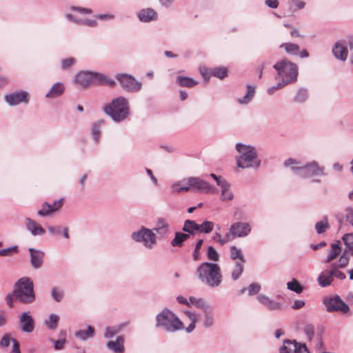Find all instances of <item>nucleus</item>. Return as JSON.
<instances>
[{"label": "nucleus", "instance_id": "1", "mask_svg": "<svg viewBox=\"0 0 353 353\" xmlns=\"http://www.w3.org/2000/svg\"><path fill=\"white\" fill-rule=\"evenodd\" d=\"M283 165L285 168H290L296 176L302 179H310L326 175L325 168L320 166L318 162L315 161L303 163L294 159L289 158L283 162Z\"/></svg>", "mask_w": 353, "mask_h": 353}, {"label": "nucleus", "instance_id": "2", "mask_svg": "<svg viewBox=\"0 0 353 353\" xmlns=\"http://www.w3.org/2000/svg\"><path fill=\"white\" fill-rule=\"evenodd\" d=\"M195 274L203 283L211 288H216L222 282L221 268L217 263L203 262L196 268Z\"/></svg>", "mask_w": 353, "mask_h": 353}, {"label": "nucleus", "instance_id": "3", "mask_svg": "<svg viewBox=\"0 0 353 353\" xmlns=\"http://www.w3.org/2000/svg\"><path fill=\"white\" fill-rule=\"evenodd\" d=\"M239 155L236 156V166L241 169H257L261 163L256 149L250 145L238 143L235 145Z\"/></svg>", "mask_w": 353, "mask_h": 353}, {"label": "nucleus", "instance_id": "4", "mask_svg": "<svg viewBox=\"0 0 353 353\" xmlns=\"http://www.w3.org/2000/svg\"><path fill=\"white\" fill-rule=\"evenodd\" d=\"M103 110L115 123L125 121L130 114L129 101L124 97L112 99L110 103L103 107Z\"/></svg>", "mask_w": 353, "mask_h": 353}, {"label": "nucleus", "instance_id": "5", "mask_svg": "<svg viewBox=\"0 0 353 353\" xmlns=\"http://www.w3.org/2000/svg\"><path fill=\"white\" fill-rule=\"evenodd\" d=\"M155 321L156 327L168 332H175L183 328V322L172 311L166 307L157 314Z\"/></svg>", "mask_w": 353, "mask_h": 353}, {"label": "nucleus", "instance_id": "6", "mask_svg": "<svg viewBox=\"0 0 353 353\" xmlns=\"http://www.w3.org/2000/svg\"><path fill=\"white\" fill-rule=\"evenodd\" d=\"M74 82L84 88L92 84L112 86L115 83L114 80L102 73L85 70L80 71L75 75Z\"/></svg>", "mask_w": 353, "mask_h": 353}, {"label": "nucleus", "instance_id": "7", "mask_svg": "<svg viewBox=\"0 0 353 353\" xmlns=\"http://www.w3.org/2000/svg\"><path fill=\"white\" fill-rule=\"evenodd\" d=\"M14 299L23 304H31L36 299L34 284L28 277L20 279L14 285L13 290Z\"/></svg>", "mask_w": 353, "mask_h": 353}, {"label": "nucleus", "instance_id": "8", "mask_svg": "<svg viewBox=\"0 0 353 353\" xmlns=\"http://www.w3.org/2000/svg\"><path fill=\"white\" fill-rule=\"evenodd\" d=\"M273 68L277 72L276 78L285 85H288L296 81L299 71L296 63L285 59L276 62Z\"/></svg>", "mask_w": 353, "mask_h": 353}, {"label": "nucleus", "instance_id": "9", "mask_svg": "<svg viewBox=\"0 0 353 353\" xmlns=\"http://www.w3.org/2000/svg\"><path fill=\"white\" fill-rule=\"evenodd\" d=\"M131 239L136 243H142L147 249H152L157 244V235L153 230L141 226L131 234Z\"/></svg>", "mask_w": 353, "mask_h": 353}, {"label": "nucleus", "instance_id": "10", "mask_svg": "<svg viewBox=\"0 0 353 353\" xmlns=\"http://www.w3.org/2000/svg\"><path fill=\"white\" fill-rule=\"evenodd\" d=\"M252 232V225L249 222L236 221L232 223L226 233L228 238L241 239L248 236Z\"/></svg>", "mask_w": 353, "mask_h": 353}, {"label": "nucleus", "instance_id": "11", "mask_svg": "<svg viewBox=\"0 0 353 353\" xmlns=\"http://www.w3.org/2000/svg\"><path fill=\"white\" fill-rule=\"evenodd\" d=\"M121 86L127 92H137L142 88V83L137 81L132 75L119 73L115 76Z\"/></svg>", "mask_w": 353, "mask_h": 353}, {"label": "nucleus", "instance_id": "12", "mask_svg": "<svg viewBox=\"0 0 353 353\" xmlns=\"http://www.w3.org/2000/svg\"><path fill=\"white\" fill-rule=\"evenodd\" d=\"M323 304L328 312H341L343 314H347L350 311L349 305L338 295L325 298L323 300Z\"/></svg>", "mask_w": 353, "mask_h": 353}, {"label": "nucleus", "instance_id": "13", "mask_svg": "<svg viewBox=\"0 0 353 353\" xmlns=\"http://www.w3.org/2000/svg\"><path fill=\"white\" fill-rule=\"evenodd\" d=\"M4 100L10 106H17L21 103L28 104L30 94L27 91L21 90L6 94Z\"/></svg>", "mask_w": 353, "mask_h": 353}, {"label": "nucleus", "instance_id": "14", "mask_svg": "<svg viewBox=\"0 0 353 353\" xmlns=\"http://www.w3.org/2000/svg\"><path fill=\"white\" fill-rule=\"evenodd\" d=\"M189 185L194 191L204 192L205 194H214L216 188L200 177H189Z\"/></svg>", "mask_w": 353, "mask_h": 353}, {"label": "nucleus", "instance_id": "15", "mask_svg": "<svg viewBox=\"0 0 353 353\" xmlns=\"http://www.w3.org/2000/svg\"><path fill=\"white\" fill-rule=\"evenodd\" d=\"M350 262V257H346L345 255H341L337 261L333 262L330 264L333 278H336L339 280H344L346 278L345 274L340 270L346 268Z\"/></svg>", "mask_w": 353, "mask_h": 353}, {"label": "nucleus", "instance_id": "16", "mask_svg": "<svg viewBox=\"0 0 353 353\" xmlns=\"http://www.w3.org/2000/svg\"><path fill=\"white\" fill-rule=\"evenodd\" d=\"M257 301L268 310L277 311L283 310V304L279 301H274L269 296L259 294L256 296Z\"/></svg>", "mask_w": 353, "mask_h": 353}, {"label": "nucleus", "instance_id": "17", "mask_svg": "<svg viewBox=\"0 0 353 353\" xmlns=\"http://www.w3.org/2000/svg\"><path fill=\"white\" fill-rule=\"evenodd\" d=\"M65 16L68 21L78 26H87L89 28H97L99 26L97 19H96L94 17V18L81 19L70 13H67Z\"/></svg>", "mask_w": 353, "mask_h": 353}, {"label": "nucleus", "instance_id": "18", "mask_svg": "<svg viewBox=\"0 0 353 353\" xmlns=\"http://www.w3.org/2000/svg\"><path fill=\"white\" fill-rule=\"evenodd\" d=\"M332 51L334 57L336 59L341 61H346L348 54V50L345 41L339 40L336 41L333 46Z\"/></svg>", "mask_w": 353, "mask_h": 353}, {"label": "nucleus", "instance_id": "19", "mask_svg": "<svg viewBox=\"0 0 353 353\" xmlns=\"http://www.w3.org/2000/svg\"><path fill=\"white\" fill-rule=\"evenodd\" d=\"M19 325L23 332L30 333L34 329V322L30 312H23L19 317Z\"/></svg>", "mask_w": 353, "mask_h": 353}, {"label": "nucleus", "instance_id": "20", "mask_svg": "<svg viewBox=\"0 0 353 353\" xmlns=\"http://www.w3.org/2000/svg\"><path fill=\"white\" fill-rule=\"evenodd\" d=\"M152 230L155 231L159 238L161 239L168 237L171 233L170 224L165 219L163 218L157 219V225Z\"/></svg>", "mask_w": 353, "mask_h": 353}, {"label": "nucleus", "instance_id": "21", "mask_svg": "<svg viewBox=\"0 0 353 353\" xmlns=\"http://www.w3.org/2000/svg\"><path fill=\"white\" fill-rule=\"evenodd\" d=\"M334 281L332 268L330 265L328 268L323 270L317 278L319 285L322 288L330 286Z\"/></svg>", "mask_w": 353, "mask_h": 353}, {"label": "nucleus", "instance_id": "22", "mask_svg": "<svg viewBox=\"0 0 353 353\" xmlns=\"http://www.w3.org/2000/svg\"><path fill=\"white\" fill-rule=\"evenodd\" d=\"M25 225L28 231L33 236H42L45 234V230L33 219L26 217Z\"/></svg>", "mask_w": 353, "mask_h": 353}, {"label": "nucleus", "instance_id": "23", "mask_svg": "<svg viewBox=\"0 0 353 353\" xmlns=\"http://www.w3.org/2000/svg\"><path fill=\"white\" fill-rule=\"evenodd\" d=\"M124 337L120 335L117 336L115 341H108L106 343V347L114 353H124Z\"/></svg>", "mask_w": 353, "mask_h": 353}, {"label": "nucleus", "instance_id": "24", "mask_svg": "<svg viewBox=\"0 0 353 353\" xmlns=\"http://www.w3.org/2000/svg\"><path fill=\"white\" fill-rule=\"evenodd\" d=\"M140 21L149 23L157 19V13L152 8H144L139 11L137 14Z\"/></svg>", "mask_w": 353, "mask_h": 353}, {"label": "nucleus", "instance_id": "25", "mask_svg": "<svg viewBox=\"0 0 353 353\" xmlns=\"http://www.w3.org/2000/svg\"><path fill=\"white\" fill-rule=\"evenodd\" d=\"M28 250L30 254V262L32 266L35 269L39 268L43 263L44 252L34 248H29Z\"/></svg>", "mask_w": 353, "mask_h": 353}, {"label": "nucleus", "instance_id": "26", "mask_svg": "<svg viewBox=\"0 0 353 353\" xmlns=\"http://www.w3.org/2000/svg\"><path fill=\"white\" fill-rule=\"evenodd\" d=\"M65 87L61 82H57L54 83L48 92L46 94V97L48 99H55L61 97L65 92Z\"/></svg>", "mask_w": 353, "mask_h": 353}, {"label": "nucleus", "instance_id": "27", "mask_svg": "<svg viewBox=\"0 0 353 353\" xmlns=\"http://www.w3.org/2000/svg\"><path fill=\"white\" fill-rule=\"evenodd\" d=\"M342 241L345 248L341 255H345L346 257L353 256V232L345 234L342 236Z\"/></svg>", "mask_w": 353, "mask_h": 353}, {"label": "nucleus", "instance_id": "28", "mask_svg": "<svg viewBox=\"0 0 353 353\" xmlns=\"http://www.w3.org/2000/svg\"><path fill=\"white\" fill-rule=\"evenodd\" d=\"M330 247L331 248L329 250L327 256L324 261L325 263H330V265L333 263L332 261L336 259L339 256H341V253L340 241H338L336 243H332Z\"/></svg>", "mask_w": 353, "mask_h": 353}, {"label": "nucleus", "instance_id": "29", "mask_svg": "<svg viewBox=\"0 0 353 353\" xmlns=\"http://www.w3.org/2000/svg\"><path fill=\"white\" fill-rule=\"evenodd\" d=\"M221 185V196L220 199L223 202H228L234 199V194L231 190V184L230 183H223Z\"/></svg>", "mask_w": 353, "mask_h": 353}, {"label": "nucleus", "instance_id": "30", "mask_svg": "<svg viewBox=\"0 0 353 353\" xmlns=\"http://www.w3.org/2000/svg\"><path fill=\"white\" fill-rule=\"evenodd\" d=\"M256 93V88L255 86L251 85H247V92L246 94L241 98H237L236 101L240 105H248L250 103L253 99Z\"/></svg>", "mask_w": 353, "mask_h": 353}, {"label": "nucleus", "instance_id": "31", "mask_svg": "<svg viewBox=\"0 0 353 353\" xmlns=\"http://www.w3.org/2000/svg\"><path fill=\"white\" fill-rule=\"evenodd\" d=\"M95 334L94 328L91 325H88L86 330H79L74 333V336L82 341L92 339Z\"/></svg>", "mask_w": 353, "mask_h": 353}, {"label": "nucleus", "instance_id": "32", "mask_svg": "<svg viewBox=\"0 0 353 353\" xmlns=\"http://www.w3.org/2000/svg\"><path fill=\"white\" fill-rule=\"evenodd\" d=\"M189 177L185 178L181 181L174 183L172 186V190L176 193H180L183 191L188 192L191 190V186L189 185Z\"/></svg>", "mask_w": 353, "mask_h": 353}, {"label": "nucleus", "instance_id": "33", "mask_svg": "<svg viewBox=\"0 0 353 353\" xmlns=\"http://www.w3.org/2000/svg\"><path fill=\"white\" fill-rule=\"evenodd\" d=\"M203 325L205 327H212L214 323V320L212 307L209 305L204 310H203Z\"/></svg>", "mask_w": 353, "mask_h": 353}, {"label": "nucleus", "instance_id": "34", "mask_svg": "<svg viewBox=\"0 0 353 353\" xmlns=\"http://www.w3.org/2000/svg\"><path fill=\"white\" fill-rule=\"evenodd\" d=\"M230 259L234 262H245L241 249L235 245L230 248Z\"/></svg>", "mask_w": 353, "mask_h": 353}, {"label": "nucleus", "instance_id": "35", "mask_svg": "<svg viewBox=\"0 0 353 353\" xmlns=\"http://www.w3.org/2000/svg\"><path fill=\"white\" fill-rule=\"evenodd\" d=\"M198 230L199 224L196 223L194 221L190 219L185 221L183 227L182 228V230L185 232H187L189 236L190 234H194L196 232H198Z\"/></svg>", "mask_w": 353, "mask_h": 353}, {"label": "nucleus", "instance_id": "36", "mask_svg": "<svg viewBox=\"0 0 353 353\" xmlns=\"http://www.w3.org/2000/svg\"><path fill=\"white\" fill-rule=\"evenodd\" d=\"M245 263V262H234L231 271V278L233 281H236L240 278L243 274Z\"/></svg>", "mask_w": 353, "mask_h": 353}, {"label": "nucleus", "instance_id": "37", "mask_svg": "<svg viewBox=\"0 0 353 353\" xmlns=\"http://www.w3.org/2000/svg\"><path fill=\"white\" fill-rule=\"evenodd\" d=\"M190 237L188 234L176 232L174 238L171 241V245L174 247H181L184 241Z\"/></svg>", "mask_w": 353, "mask_h": 353}, {"label": "nucleus", "instance_id": "38", "mask_svg": "<svg viewBox=\"0 0 353 353\" xmlns=\"http://www.w3.org/2000/svg\"><path fill=\"white\" fill-rule=\"evenodd\" d=\"M296 345L294 341L285 339L279 349V353H295L297 348Z\"/></svg>", "mask_w": 353, "mask_h": 353}, {"label": "nucleus", "instance_id": "39", "mask_svg": "<svg viewBox=\"0 0 353 353\" xmlns=\"http://www.w3.org/2000/svg\"><path fill=\"white\" fill-rule=\"evenodd\" d=\"M176 83L181 87L192 88L197 85L198 82L192 78L179 76L176 79Z\"/></svg>", "mask_w": 353, "mask_h": 353}, {"label": "nucleus", "instance_id": "40", "mask_svg": "<svg viewBox=\"0 0 353 353\" xmlns=\"http://www.w3.org/2000/svg\"><path fill=\"white\" fill-rule=\"evenodd\" d=\"M104 123L103 120L93 123L91 127V133L95 143H98L101 136V125Z\"/></svg>", "mask_w": 353, "mask_h": 353}, {"label": "nucleus", "instance_id": "41", "mask_svg": "<svg viewBox=\"0 0 353 353\" xmlns=\"http://www.w3.org/2000/svg\"><path fill=\"white\" fill-rule=\"evenodd\" d=\"M305 5V2L302 0H290L288 1L289 10L292 12L303 9Z\"/></svg>", "mask_w": 353, "mask_h": 353}, {"label": "nucleus", "instance_id": "42", "mask_svg": "<svg viewBox=\"0 0 353 353\" xmlns=\"http://www.w3.org/2000/svg\"><path fill=\"white\" fill-rule=\"evenodd\" d=\"M281 48H283L285 52L289 54L297 55L299 52V46L297 44L292 43H284L280 46Z\"/></svg>", "mask_w": 353, "mask_h": 353}, {"label": "nucleus", "instance_id": "43", "mask_svg": "<svg viewBox=\"0 0 353 353\" xmlns=\"http://www.w3.org/2000/svg\"><path fill=\"white\" fill-rule=\"evenodd\" d=\"M59 316L56 314H51L48 319L45 321V325L50 330H55L57 327Z\"/></svg>", "mask_w": 353, "mask_h": 353}, {"label": "nucleus", "instance_id": "44", "mask_svg": "<svg viewBox=\"0 0 353 353\" xmlns=\"http://www.w3.org/2000/svg\"><path fill=\"white\" fill-rule=\"evenodd\" d=\"M330 227L327 218L324 216L322 220L315 224V230L317 234H322Z\"/></svg>", "mask_w": 353, "mask_h": 353}, {"label": "nucleus", "instance_id": "45", "mask_svg": "<svg viewBox=\"0 0 353 353\" xmlns=\"http://www.w3.org/2000/svg\"><path fill=\"white\" fill-rule=\"evenodd\" d=\"M212 76L220 79H223L228 76L227 68L223 66L212 68Z\"/></svg>", "mask_w": 353, "mask_h": 353}, {"label": "nucleus", "instance_id": "46", "mask_svg": "<svg viewBox=\"0 0 353 353\" xmlns=\"http://www.w3.org/2000/svg\"><path fill=\"white\" fill-rule=\"evenodd\" d=\"M214 224L212 221H205L201 224H199L198 232L201 233L208 234L213 230Z\"/></svg>", "mask_w": 353, "mask_h": 353}, {"label": "nucleus", "instance_id": "47", "mask_svg": "<svg viewBox=\"0 0 353 353\" xmlns=\"http://www.w3.org/2000/svg\"><path fill=\"white\" fill-rule=\"evenodd\" d=\"M287 288L288 290L296 292V294H300L303 292V288L300 285L299 281L293 279L291 281L287 283Z\"/></svg>", "mask_w": 353, "mask_h": 353}, {"label": "nucleus", "instance_id": "48", "mask_svg": "<svg viewBox=\"0 0 353 353\" xmlns=\"http://www.w3.org/2000/svg\"><path fill=\"white\" fill-rule=\"evenodd\" d=\"M189 303H190V306H194L197 308L201 309L202 310L209 305L203 299H197L193 296L190 297Z\"/></svg>", "mask_w": 353, "mask_h": 353}, {"label": "nucleus", "instance_id": "49", "mask_svg": "<svg viewBox=\"0 0 353 353\" xmlns=\"http://www.w3.org/2000/svg\"><path fill=\"white\" fill-rule=\"evenodd\" d=\"M51 296L56 302H60L62 301L64 296V292L63 290L58 287H53L51 289Z\"/></svg>", "mask_w": 353, "mask_h": 353}, {"label": "nucleus", "instance_id": "50", "mask_svg": "<svg viewBox=\"0 0 353 353\" xmlns=\"http://www.w3.org/2000/svg\"><path fill=\"white\" fill-rule=\"evenodd\" d=\"M308 97L307 90L305 88H300L294 98V101L296 103H303Z\"/></svg>", "mask_w": 353, "mask_h": 353}, {"label": "nucleus", "instance_id": "51", "mask_svg": "<svg viewBox=\"0 0 353 353\" xmlns=\"http://www.w3.org/2000/svg\"><path fill=\"white\" fill-rule=\"evenodd\" d=\"M185 314L187 315V316L191 321V323H190V325L185 328L186 332L188 333H190L195 328V323L197 321V317L195 314L192 313L189 311H185Z\"/></svg>", "mask_w": 353, "mask_h": 353}, {"label": "nucleus", "instance_id": "52", "mask_svg": "<svg viewBox=\"0 0 353 353\" xmlns=\"http://www.w3.org/2000/svg\"><path fill=\"white\" fill-rule=\"evenodd\" d=\"M77 63V60L74 57H69L62 59L61 61V69L65 70L72 67Z\"/></svg>", "mask_w": 353, "mask_h": 353}, {"label": "nucleus", "instance_id": "53", "mask_svg": "<svg viewBox=\"0 0 353 353\" xmlns=\"http://www.w3.org/2000/svg\"><path fill=\"white\" fill-rule=\"evenodd\" d=\"M52 213L50 204L48 202L44 203L41 205V208L37 211V214L41 216H50Z\"/></svg>", "mask_w": 353, "mask_h": 353}, {"label": "nucleus", "instance_id": "54", "mask_svg": "<svg viewBox=\"0 0 353 353\" xmlns=\"http://www.w3.org/2000/svg\"><path fill=\"white\" fill-rule=\"evenodd\" d=\"M203 243V240L199 239L195 245V248H194V250L192 253V258H193V260L195 261L201 260L200 250H201V248Z\"/></svg>", "mask_w": 353, "mask_h": 353}, {"label": "nucleus", "instance_id": "55", "mask_svg": "<svg viewBox=\"0 0 353 353\" xmlns=\"http://www.w3.org/2000/svg\"><path fill=\"white\" fill-rule=\"evenodd\" d=\"M199 71L205 81H208L212 76V68H209L206 66H201Z\"/></svg>", "mask_w": 353, "mask_h": 353}, {"label": "nucleus", "instance_id": "56", "mask_svg": "<svg viewBox=\"0 0 353 353\" xmlns=\"http://www.w3.org/2000/svg\"><path fill=\"white\" fill-rule=\"evenodd\" d=\"M118 333L114 326H108L105 328L103 336L105 339H112Z\"/></svg>", "mask_w": 353, "mask_h": 353}, {"label": "nucleus", "instance_id": "57", "mask_svg": "<svg viewBox=\"0 0 353 353\" xmlns=\"http://www.w3.org/2000/svg\"><path fill=\"white\" fill-rule=\"evenodd\" d=\"M207 255L209 260L217 261L219 259V255L218 252L212 246L208 247Z\"/></svg>", "mask_w": 353, "mask_h": 353}, {"label": "nucleus", "instance_id": "58", "mask_svg": "<svg viewBox=\"0 0 353 353\" xmlns=\"http://www.w3.org/2000/svg\"><path fill=\"white\" fill-rule=\"evenodd\" d=\"M261 285L257 283H251L247 288L248 295L253 296L256 294L261 290Z\"/></svg>", "mask_w": 353, "mask_h": 353}, {"label": "nucleus", "instance_id": "59", "mask_svg": "<svg viewBox=\"0 0 353 353\" xmlns=\"http://www.w3.org/2000/svg\"><path fill=\"white\" fill-rule=\"evenodd\" d=\"M18 252V246L12 245L10 248L0 250V256H11L13 253Z\"/></svg>", "mask_w": 353, "mask_h": 353}, {"label": "nucleus", "instance_id": "60", "mask_svg": "<svg viewBox=\"0 0 353 353\" xmlns=\"http://www.w3.org/2000/svg\"><path fill=\"white\" fill-rule=\"evenodd\" d=\"M94 17L97 20L108 21L114 20L115 19V15L111 13H103L96 14L94 15Z\"/></svg>", "mask_w": 353, "mask_h": 353}, {"label": "nucleus", "instance_id": "61", "mask_svg": "<svg viewBox=\"0 0 353 353\" xmlns=\"http://www.w3.org/2000/svg\"><path fill=\"white\" fill-rule=\"evenodd\" d=\"M286 85H287L279 80L276 85L270 87L267 89V93L269 95H272L276 90L281 89Z\"/></svg>", "mask_w": 353, "mask_h": 353}, {"label": "nucleus", "instance_id": "62", "mask_svg": "<svg viewBox=\"0 0 353 353\" xmlns=\"http://www.w3.org/2000/svg\"><path fill=\"white\" fill-rule=\"evenodd\" d=\"M70 10L74 12L84 14H90L92 13V10L88 8H83L79 6H71Z\"/></svg>", "mask_w": 353, "mask_h": 353}, {"label": "nucleus", "instance_id": "63", "mask_svg": "<svg viewBox=\"0 0 353 353\" xmlns=\"http://www.w3.org/2000/svg\"><path fill=\"white\" fill-rule=\"evenodd\" d=\"M304 332L307 336V340L311 341L314 334V328L312 325H306L304 327Z\"/></svg>", "mask_w": 353, "mask_h": 353}, {"label": "nucleus", "instance_id": "64", "mask_svg": "<svg viewBox=\"0 0 353 353\" xmlns=\"http://www.w3.org/2000/svg\"><path fill=\"white\" fill-rule=\"evenodd\" d=\"M294 343H296V352L295 353H310L305 343H298L296 341H294Z\"/></svg>", "mask_w": 353, "mask_h": 353}]
</instances>
